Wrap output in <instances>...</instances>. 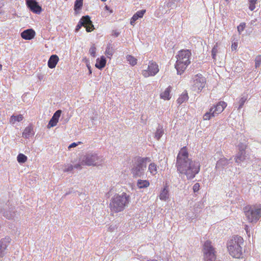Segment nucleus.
<instances>
[{
  "mask_svg": "<svg viewBox=\"0 0 261 261\" xmlns=\"http://www.w3.org/2000/svg\"><path fill=\"white\" fill-rule=\"evenodd\" d=\"M176 167L179 173L186 175L188 179H191L199 172L200 166L198 163L189 158L188 149L184 147L177 154Z\"/></svg>",
  "mask_w": 261,
  "mask_h": 261,
  "instance_id": "nucleus-1",
  "label": "nucleus"
},
{
  "mask_svg": "<svg viewBox=\"0 0 261 261\" xmlns=\"http://www.w3.org/2000/svg\"><path fill=\"white\" fill-rule=\"evenodd\" d=\"M80 166H81V165L78 164V165H75L74 166V167L76 168H80Z\"/></svg>",
  "mask_w": 261,
  "mask_h": 261,
  "instance_id": "nucleus-47",
  "label": "nucleus"
},
{
  "mask_svg": "<svg viewBox=\"0 0 261 261\" xmlns=\"http://www.w3.org/2000/svg\"><path fill=\"white\" fill-rule=\"evenodd\" d=\"M73 169V167L72 165H69L67 166V167H65L64 169V172H68V171H72Z\"/></svg>",
  "mask_w": 261,
  "mask_h": 261,
  "instance_id": "nucleus-40",
  "label": "nucleus"
},
{
  "mask_svg": "<svg viewBox=\"0 0 261 261\" xmlns=\"http://www.w3.org/2000/svg\"><path fill=\"white\" fill-rule=\"evenodd\" d=\"M145 12V10H142L137 11L135 14H134V15L132 17L130 23L133 25L137 20H138L139 18H142L143 17Z\"/></svg>",
  "mask_w": 261,
  "mask_h": 261,
  "instance_id": "nucleus-18",
  "label": "nucleus"
},
{
  "mask_svg": "<svg viewBox=\"0 0 261 261\" xmlns=\"http://www.w3.org/2000/svg\"><path fill=\"white\" fill-rule=\"evenodd\" d=\"M129 202V196L126 193L123 192L121 195L116 194L112 198L110 203L111 211L113 213L122 212Z\"/></svg>",
  "mask_w": 261,
  "mask_h": 261,
  "instance_id": "nucleus-3",
  "label": "nucleus"
},
{
  "mask_svg": "<svg viewBox=\"0 0 261 261\" xmlns=\"http://www.w3.org/2000/svg\"><path fill=\"white\" fill-rule=\"evenodd\" d=\"M245 23L244 22L241 23L238 27V31L239 32V33H241V32H242L244 30V29H245Z\"/></svg>",
  "mask_w": 261,
  "mask_h": 261,
  "instance_id": "nucleus-38",
  "label": "nucleus"
},
{
  "mask_svg": "<svg viewBox=\"0 0 261 261\" xmlns=\"http://www.w3.org/2000/svg\"><path fill=\"white\" fill-rule=\"evenodd\" d=\"M150 182L148 180L138 179L137 186L139 189L146 188L149 186Z\"/></svg>",
  "mask_w": 261,
  "mask_h": 261,
  "instance_id": "nucleus-21",
  "label": "nucleus"
},
{
  "mask_svg": "<svg viewBox=\"0 0 261 261\" xmlns=\"http://www.w3.org/2000/svg\"><path fill=\"white\" fill-rule=\"evenodd\" d=\"M245 229L246 232L248 233V226L247 225H245Z\"/></svg>",
  "mask_w": 261,
  "mask_h": 261,
  "instance_id": "nucleus-46",
  "label": "nucleus"
},
{
  "mask_svg": "<svg viewBox=\"0 0 261 261\" xmlns=\"http://www.w3.org/2000/svg\"><path fill=\"white\" fill-rule=\"evenodd\" d=\"M126 59L129 63L132 66H135L137 63V59L132 55L127 56Z\"/></svg>",
  "mask_w": 261,
  "mask_h": 261,
  "instance_id": "nucleus-27",
  "label": "nucleus"
},
{
  "mask_svg": "<svg viewBox=\"0 0 261 261\" xmlns=\"http://www.w3.org/2000/svg\"><path fill=\"white\" fill-rule=\"evenodd\" d=\"M61 110H58L54 113L53 116L49 121L48 124V127H54L57 125L61 116Z\"/></svg>",
  "mask_w": 261,
  "mask_h": 261,
  "instance_id": "nucleus-15",
  "label": "nucleus"
},
{
  "mask_svg": "<svg viewBox=\"0 0 261 261\" xmlns=\"http://www.w3.org/2000/svg\"><path fill=\"white\" fill-rule=\"evenodd\" d=\"M77 146V144L75 143H72L69 146V148L74 147Z\"/></svg>",
  "mask_w": 261,
  "mask_h": 261,
  "instance_id": "nucleus-45",
  "label": "nucleus"
},
{
  "mask_svg": "<svg viewBox=\"0 0 261 261\" xmlns=\"http://www.w3.org/2000/svg\"><path fill=\"white\" fill-rule=\"evenodd\" d=\"M27 156L23 153H19L17 157V160L20 164L25 163L27 162Z\"/></svg>",
  "mask_w": 261,
  "mask_h": 261,
  "instance_id": "nucleus-28",
  "label": "nucleus"
},
{
  "mask_svg": "<svg viewBox=\"0 0 261 261\" xmlns=\"http://www.w3.org/2000/svg\"><path fill=\"white\" fill-rule=\"evenodd\" d=\"M103 162L101 157L98 156L96 154H87L82 160V164L87 166H98Z\"/></svg>",
  "mask_w": 261,
  "mask_h": 261,
  "instance_id": "nucleus-10",
  "label": "nucleus"
},
{
  "mask_svg": "<svg viewBox=\"0 0 261 261\" xmlns=\"http://www.w3.org/2000/svg\"><path fill=\"white\" fill-rule=\"evenodd\" d=\"M206 83V79L201 74L198 73L194 75L192 85L193 90L197 93L200 92L205 87Z\"/></svg>",
  "mask_w": 261,
  "mask_h": 261,
  "instance_id": "nucleus-9",
  "label": "nucleus"
},
{
  "mask_svg": "<svg viewBox=\"0 0 261 261\" xmlns=\"http://www.w3.org/2000/svg\"><path fill=\"white\" fill-rule=\"evenodd\" d=\"M25 1L28 7L31 11L36 14L41 13L42 8L35 0H25Z\"/></svg>",
  "mask_w": 261,
  "mask_h": 261,
  "instance_id": "nucleus-13",
  "label": "nucleus"
},
{
  "mask_svg": "<svg viewBox=\"0 0 261 261\" xmlns=\"http://www.w3.org/2000/svg\"><path fill=\"white\" fill-rule=\"evenodd\" d=\"M158 167L157 165L155 163L152 162L148 165V171L151 175L155 176L158 173Z\"/></svg>",
  "mask_w": 261,
  "mask_h": 261,
  "instance_id": "nucleus-20",
  "label": "nucleus"
},
{
  "mask_svg": "<svg viewBox=\"0 0 261 261\" xmlns=\"http://www.w3.org/2000/svg\"><path fill=\"white\" fill-rule=\"evenodd\" d=\"M150 161V159L147 157L136 156L134 158L133 160V166L131 169V173L133 176H140L146 167V163Z\"/></svg>",
  "mask_w": 261,
  "mask_h": 261,
  "instance_id": "nucleus-5",
  "label": "nucleus"
},
{
  "mask_svg": "<svg viewBox=\"0 0 261 261\" xmlns=\"http://www.w3.org/2000/svg\"><path fill=\"white\" fill-rule=\"evenodd\" d=\"M189 98V96L188 93L187 92L182 93L178 98L177 99V102L179 105H181L183 102L188 100Z\"/></svg>",
  "mask_w": 261,
  "mask_h": 261,
  "instance_id": "nucleus-25",
  "label": "nucleus"
},
{
  "mask_svg": "<svg viewBox=\"0 0 261 261\" xmlns=\"http://www.w3.org/2000/svg\"><path fill=\"white\" fill-rule=\"evenodd\" d=\"M114 54V49L111 45H109L107 47L105 55L108 58L111 59Z\"/></svg>",
  "mask_w": 261,
  "mask_h": 261,
  "instance_id": "nucleus-26",
  "label": "nucleus"
},
{
  "mask_svg": "<svg viewBox=\"0 0 261 261\" xmlns=\"http://www.w3.org/2000/svg\"><path fill=\"white\" fill-rule=\"evenodd\" d=\"M23 119V117L22 115L19 114L17 116L12 115L10 119V122L12 124H14L16 122H20Z\"/></svg>",
  "mask_w": 261,
  "mask_h": 261,
  "instance_id": "nucleus-24",
  "label": "nucleus"
},
{
  "mask_svg": "<svg viewBox=\"0 0 261 261\" xmlns=\"http://www.w3.org/2000/svg\"><path fill=\"white\" fill-rule=\"evenodd\" d=\"M159 71L158 65L155 62L149 61L146 68L141 71L142 75L145 78L155 75Z\"/></svg>",
  "mask_w": 261,
  "mask_h": 261,
  "instance_id": "nucleus-11",
  "label": "nucleus"
},
{
  "mask_svg": "<svg viewBox=\"0 0 261 261\" xmlns=\"http://www.w3.org/2000/svg\"><path fill=\"white\" fill-rule=\"evenodd\" d=\"M105 8H106V10H109V7L108 6H105Z\"/></svg>",
  "mask_w": 261,
  "mask_h": 261,
  "instance_id": "nucleus-48",
  "label": "nucleus"
},
{
  "mask_svg": "<svg viewBox=\"0 0 261 261\" xmlns=\"http://www.w3.org/2000/svg\"><path fill=\"white\" fill-rule=\"evenodd\" d=\"M31 132V129L30 127H27L23 132L22 135L25 138H28L30 136V133Z\"/></svg>",
  "mask_w": 261,
  "mask_h": 261,
  "instance_id": "nucleus-35",
  "label": "nucleus"
},
{
  "mask_svg": "<svg viewBox=\"0 0 261 261\" xmlns=\"http://www.w3.org/2000/svg\"><path fill=\"white\" fill-rule=\"evenodd\" d=\"M164 133V132L161 129H158L156 130L155 134V138L156 139V140H159L160 138L162 136L163 134Z\"/></svg>",
  "mask_w": 261,
  "mask_h": 261,
  "instance_id": "nucleus-33",
  "label": "nucleus"
},
{
  "mask_svg": "<svg viewBox=\"0 0 261 261\" xmlns=\"http://www.w3.org/2000/svg\"><path fill=\"white\" fill-rule=\"evenodd\" d=\"M231 50H236L238 48V43L237 42H233L231 44Z\"/></svg>",
  "mask_w": 261,
  "mask_h": 261,
  "instance_id": "nucleus-41",
  "label": "nucleus"
},
{
  "mask_svg": "<svg viewBox=\"0 0 261 261\" xmlns=\"http://www.w3.org/2000/svg\"><path fill=\"white\" fill-rule=\"evenodd\" d=\"M119 33L117 32L116 31H113L112 32V35L115 37H117L119 36Z\"/></svg>",
  "mask_w": 261,
  "mask_h": 261,
  "instance_id": "nucleus-42",
  "label": "nucleus"
},
{
  "mask_svg": "<svg viewBox=\"0 0 261 261\" xmlns=\"http://www.w3.org/2000/svg\"><path fill=\"white\" fill-rule=\"evenodd\" d=\"M255 62L256 67L259 66L261 64V55H258L256 57Z\"/></svg>",
  "mask_w": 261,
  "mask_h": 261,
  "instance_id": "nucleus-36",
  "label": "nucleus"
},
{
  "mask_svg": "<svg viewBox=\"0 0 261 261\" xmlns=\"http://www.w3.org/2000/svg\"><path fill=\"white\" fill-rule=\"evenodd\" d=\"M171 90L172 87L170 86H168L163 92L161 93L160 98L165 100H170L171 97L170 95Z\"/></svg>",
  "mask_w": 261,
  "mask_h": 261,
  "instance_id": "nucleus-17",
  "label": "nucleus"
},
{
  "mask_svg": "<svg viewBox=\"0 0 261 261\" xmlns=\"http://www.w3.org/2000/svg\"><path fill=\"white\" fill-rule=\"evenodd\" d=\"M80 21V25H83L85 27L87 32H91L94 30V25L89 16L86 15L83 16Z\"/></svg>",
  "mask_w": 261,
  "mask_h": 261,
  "instance_id": "nucleus-12",
  "label": "nucleus"
},
{
  "mask_svg": "<svg viewBox=\"0 0 261 261\" xmlns=\"http://www.w3.org/2000/svg\"><path fill=\"white\" fill-rule=\"evenodd\" d=\"M107 61L104 56H101L96 59V63L95 65V67L99 69H101L103 68L106 65Z\"/></svg>",
  "mask_w": 261,
  "mask_h": 261,
  "instance_id": "nucleus-19",
  "label": "nucleus"
},
{
  "mask_svg": "<svg viewBox=\"0 0 261 261\" xmlns=\"http://www.w3.org/2000/svg\"><path fill=\"white\" fill-rule=\"evenodd\" d=\"M160 199L162 200H166L169 197L168 190L164 188L161 192L159 195Z\"/></svg>",
  "mask_w": 261,
  "mask_h": 261,
  "instance_id": "nucleus-23",
  "label": "nucleus"
},
{
  "mask_svg": "<svg viewBox=\"0 0 261 261\" xmlns=\"http://www.w3.org/2000/svg\"><path fill=\"white\" fill-rule=\"evenodd\" d=\"M218 45L217 44L215 45L212 49V58L214 60L216 59V55L218 53Z\"/></svg>",
  "mask_w": 261,
  "mask_h": 261,
  "instance_id": "nucleus-32",
  "label": "nucleus"
},
{
  "mask_svg": "<svg viewBox=\"0 0 261 261\" xmlns=\"http://www.w3.org/2000/svg\"><path fill=\"white\" fill-rule=\"evenodd\" d=\"M200 188V185L198 183H196L194 184L193 187V190L194 192H197L199 191Z\"/></svg>",
  "mask_w": 261,
  "mask_h": 261,
  "instance_id": "nucleus-39",
  "label": "nucleus"
},
{
  "mask_svg": "<svg viewBox=\"0 0 261 261\" xmlns=\"http://www.w3.org/2000/svg\"><path fill=\"white\" fill-rule=\"evenodd\" d=\"M247 99V96H244L241 97L239 99V106L238 107V109H240L243 107L245 102L246 101Z\"/></svg>",
  "mask_w": 261,
  "mask_h": 261,
  "instance_id": "nucleus-30",
  "label": "nucleus"
},
{
  "mask_svg": "<svg viewBox=\"0 0 261 261\" xmlns=\"http://www.w3.org/2000/svg\"><path fill=\"white\" fill-rule=\"evenodd\" d=\"M192 54L189 49H182L179 50L176 56V61L175 68L177 74H182L188 66L191 64Z\"/></svg>",
  "mask_w": 261,
  "mask_h": 261,
  "instance_id": "nucleus-2",
  "label": "nucleus"
},
{
  "mask_svg": "<svg viewBox=\"0 0 261 261\" xmlns=\"http://www.w3.org/2000/svg\"><path fill=\"white\" fill-rule=\"evenodd\" d=\"M153 261H157V260H153Z\"/></svg>",
  "mask_w": 261,
  "mask_h": 261,
  "instance_id": "nucleus-51",
  "label": "nucleus"
},
{
  "mask_svg": "<svg viewBox=\"0 0 261 261\" xmlns=\"http://www.w3.org/2000/svg\"><path fill=\"white\" fill-rule=\"evenodd\" d=\"M247 147V145L243 143H240L238 145V149L239 151H245V149Z\"/></svg>",
  "mask_w": 261,
  "mask_h": 261,
  "instance_id": "nucleus-37",
  "label": "nucleus"
},
{
  "mask_svg": "<svg viewBox=\"0 0 261 261\" xmlns=\"http://www.w3.org/2000/svg\"><path fill=\"white\" fill-rule=\"evenodd\" d=\"M243 242L244 240L242 237L234 236L227 243L228 251L232 257L236 258L242 257L241 245H243Z\"/></svg>",
  "mask_w": 261,
  "mask_h": 261,
  "instance_id": "nucleus-4",
  "label": "nucleus"
},
{
  "mask_svg": "<svg viewBox=\"0 0 261 261\" xmlns=\"http://www.w3.org/2000/svg\"><path fill=\"white\" fill-rule=\"evenodd\" d=\"M83 0H76L74 3V9L75 11L80 10L83 6Z\"/></svg>",
  "mask_w": 261,
  "mask_h": 261,
  "instance_id": "nucleus-29",
  "label": "nucleus"
},
{
  "mask_svg": "<svg viewBox=\"0 0 261 261\" xmlns=\"http://www.w3.org/2000/svg\"><path fill=\"white\" fill-rule=\"evenodd\" d=\"M36 33L32 29H29L23 31L21 33V37L25 40H31L35 36Z\"/></svg>",
  "mask_w": 261,
  "mask_h": 261,
  "instance_id": "nucleus-14",
  "label": "nucleus"
},
{
  "mask_svg": "<svg viewBox=\"0 0 261 261\" xmlns=\"http://www.w3.org/2000/svg\"><path fill=\"white\" fill-rule=\"evenodd\" d=\"M89 53L93 57H95L96 53V48L94 45H93L89 49Z\"/></svg>",
  "mask_w": 261,
  "mask_h": 261,
  "instance_id": "nucleus-34",
  "label": "nucleus"
},
{
  "mask_svg": "<svg viewBox=\"0 0 261 261\" xmlns=\"http://www.w3.org/2000/svg\"><path fill=\"white\" fill-rule=\"evenodd\" d=\"M59 60V59L57 55H51L48 61L47 65L48 67L51 69L54 68L56 66Z\"/></svg>",
  "mask_w": 261,
  "mask_h": 261,
  "instance_id": "nucleus-16",
  "label": "nucleus"
},
{
  "mask_svg": "<svg viewBox=\"0 0 261 261\" xmlns=\"http://www.w3.org/2000/svg\"><path fill=\"white\" fill-rule=\"evenodd\" d=\"M244 212L249 222H256L261 217V208L255 205L246 206Z\"/></svg>",
  "mask_w": 261,
  "mask_h": 261,
  "instance_id": "nucleus-6",
  "label": "nucleus"
},
{
  "mask_svg": "<svg viewBox=\"0 0 261 261\" xmlns=\"http://www.w3.org/2000/svg\"><path fill=\"white\" fill-rule=\"evenodd\" d=\"M246 158L245 151H239L235 158V161L236 163H240L243 162Z\"/></svg>",
  "mask_w": 261,
  "mask_h": 261,
  "instance_id": "nucleus-22",
  "label": "nucleus"
},
{
  "mask_svg": "<svg viewBox=\"0 0 261 261\" xmlns=\"http://www.w3.org/2000/svg\"><path fill=\"white\" fill-rule=\"evenodd\" d=\"M87 67L88 68L89 74H91L92 73V70L89 63H87Z\"/></svg>",
  "mask_w": 261,
  "mask_h": 261,
  "instance_id": "nucleus-44",
  "label": "nucleus"
},
{
  "mask_svg": "<svg viewBox=\"0 0 261 261\" xmlns=\"http://www.w3.org/2000/svg\"><path fill=\"white\" fill-rule=\"evenodd\" d=\"M202 252L204 261H215L216 259V251L210 241H206L203 245Z\"/></svg>",
  "mask_w": 261,
  "mask_h": 261,
  "instance_id": "nucleus-8",
  "label": "nucleus"
},
{
  "mask_svg": "<svg viewBox=\"0 0 261 261\" xmlns=\"http://www.w3.org/2000/svg\"><path fill=\"white\" fill-rule=\"evenodd\" d=\"M83 26V25H80V21L79 22L77 25L76 27L75 28V31L77 32L79 31V30L81 28V27Z\"/></svg>",
  "mask_w": 261,
  "mask_h": 261,
  "instance_id": "nucleus-43",
  "label": "nucleus"
},
{
  "mask_svg": "<svg viewBox=\"0 0 261 261\" xmlns=\"http://www.w3.org/2000/svg\"><path fill=\"white\" fill-rule=\"evenodd\" d=\"M227 107V103L224 101H219L216 105L212 107L209 111L203 116V120H209L221 113Z\"/></svg>",
  "mask_w": 261,
  "mask_h": 261,
  "instance_id": "nucleus-7",
  "label": "nucleus"
},
{
  "mask_svg": "<svg viewBox=\"0 0 261 261\" xmlns=\"http://www.w3.org/2000/svg\"><path fill=\"white\" fill-rule=\"evenodd\" d=\"M102 2H105L107 0H101Z\"/></svg>",
  "mask_w": 261,
  "mask_h": 261,
  "instance_id": "nucleus-50",
  "label": "nucleus"
},
{
  "mask_svg": "<svg viewBox=\"0 0 261 261\" xmlns=\"http://www.w3.org/2000/svg\"><path fill=\"white\" fill-rule=\"evenodd\" d=\"M249 3V8L251 11H253L255 8V5L257 0H248Z\"/></svg>",
  "mask_w": 261,
  "mask_h": 261,
  "instance_id": "nucleus-31",
  "label": "nucleus"
},
{
  "mask_svg": "<svg viewBox=\"0 0 261 261\" xmlns=\"http://www.w3.org/2000/svg\"><path fill=\"white\" fill-rule=\"evenodd\" d=\"M2 70V65L0 64V71Z\"/></svg>",
  "mask_w": 261,
  "mask_h": 261,
  "instance_id": "nucleus-49",
  "label": "nucleus"
}]
</instances>
